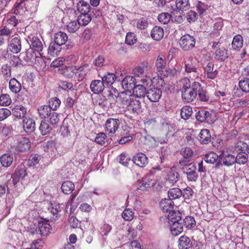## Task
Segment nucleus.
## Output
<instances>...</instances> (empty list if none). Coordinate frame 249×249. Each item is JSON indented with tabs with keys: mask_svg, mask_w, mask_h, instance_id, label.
<instances>
[{
	"mask_svg": "<svg viewBox=\"0 0 249 249\" xmlns=\"http://www.w3.org/2000/svg\"><path fill=\"white\" fill-rule=\"evenodd\" d=\"M184 70L186 74L192 80L198 78L200 75L199 64L193 56H189L185 60Z\"/></svg>",
	"mask_w": 249,
	"mask_h": 249,
	"instance_id": "1",
	"label": "nucleus"
},
{
	"mask_svg": "<svg viewBox=\"0 0 249 249\" xmlns=\"http://www.w3.org/2000/svg\"><path fill=\"white\" fill-rule=\"evenodd\" d=\"M179 164L183 166L182 170L183 174L186 175L188 181L195 182L198 178L196 172V166L193 163L186 164L184 160H180Z\"/></svg>",
	"mask_w": 249,
	"mask_h": 249,
	"instance_id": "2",
	"label": "nucleus"
},
{
	"mask_svg": "<svg viewBox=\"0 0 249 249\" xmlns=\"http://www.w3.org/2000/svg\"><path fill=\"white\" fill-rule=\"evenodd\" d=\"M201 89V84L197 82H194L191 88L182 90V98L187 102L193 101L196 97L197 92Z\"/></svg>",
	"mask_w": 249,
	"mask_h": 249,
	"instance_id": "3",
	"label": "nucleus"
},
{
	"mask_svg": "<svg viewBox=\"0 0 249 249\" xmlns=\"http://www.w3.org/2000/svg\"><path fill=\"white\" fill-rule=\"evenodd\" d=\"M90 71V68L87 63L82 64L81 66H74L72 68L71 71L74 74L76 80L81 82L84 80L88 73Z\"/></svg>",
	"mask_w": 249,
	"mask_h": 249,
	"instance_id": "4",
	"label": "nucleus"
},
{
	"mask_svg": "<svg viewBox=\"0 0 249 249\" xmlns=\"http://www.w3.org/2000/svg\"><path fill=\"white\" fill-rule=\"evenodd\" d=\"M14 147L19 152H25L30 150L31 143L29 139L21 135H17L14 138Z\"/></svg>",
	"mask_w": 249,
	"mask_h": 249,
	"instance_id": "5",
	"label": "nucleus"
},
{
	"mask_svg": "<svg viewBox=\"0 0 249 249\" xmlns=\"http://www.w3.org/2000/svg\"><path fill=\"white\" fill-rule=\"evenodd\" d=\"M55 110H37L40 116L47 119L52 124H56L59 121V114L55 112Z\"/></svg>",
	"mask_w": 249,
	"mask_h": 249,
	"instance_id": "6",
	"label": "nucleus"
},
{
	"mask_svg": "<svg viewBox=\"0 0 249 249\" xmlns=\"http://www.w3.org/2000/svg\"><path fill=\"white\" fill-rule=\"evenodd\" d=\"M180 47L184 51H188L193 48L196 44L195 38L189 34L183 36L179 42Z\"/></svg>",
	"mask_w": 249,
	"mask_h": 249,
	"instance_id": "7",
	"label": "nucleus"
},
{
	"mask_svg": "<svg viewBox=\"0 0 249 249\" xmlns=\"http://www.w3.org/2000/svg\"><path fill=\"white\" fill-rule=\"evenodd\" d=\"M27 175L25 167L23 165L18 166L14 175L11 176L13 184L15 185L18 182L22 181Z\"/></svg>",
	"mask_w": 249,
	"mask_h": 249,
	"instance_id": "8",
	"label": "nucleus"
},
{
	"mask_svg": "<svg viewBox=\"0 0 249 249\" xmlns=\"http://www.w3.org/2000/svg\"><path fill=\"white\" fill-rule=\"evenodd\" d=\"M235 156L232 154L223 151L219 155V159L216 165L220 162L227 167H230L236 163Z\"/></svg>",
	"mask_w": 249,
	"mask_h": 249,
	"instance_id": "9",
	"label": "nucleus"
},
{
	"mask_svg": "<svg viewBox=\"0 0 249 249\" xmlns=\"http://www.w3.org/2000/svg\"><path fill=\"white\" fill-rule=\"evenodd\" d=\"M21 40L20 37L17 35L12 38L9 41L8 48L9 50L14 53H18L21 50Z\"/></svg>",
	"mask_w": 249,
	"mask_h": 249,
	"instance_id": "10",
	"label": "nucleus"
},
{
	"mask_svg": "<svg viewBox=\"0 0 249 249\" xmlns=\"http://www.w3.org/2000/svg\"><path fill=\"white\" fill-rule=\"evenodd\" d=\"M120 122L118 119L109 118L107 120L105 124L106 131L113 136L119 126Z\"/></svg>",
	"mask_w": 249,
	"mask_h": 249,
	"instance_id": "11",
	"label": "nucleus"
},
{
	"mask_svg": "<svg viewBox=\"0 0 249 249\" xmlns=\"http://www.w3.org/2000/svg\"><path fill=\"white\" fill-rule=\"evenodd\" d=\"M26 1L21 0L20 2H17L14 7V14L18 16V18H22V17L25 15L26 12L27 11L25 7Z\"/></svg>",
	"mask_w": 249,
	"mask_h": 249,
	"instance_id": "12",
	"label": "nucleus"
},
{
	"mask_svg": "<svg viewBox=\"0 0 249 249\" xmlns=\"http://www.w3.org/2000/svg\"><path fill=\"white\" fill-rule=\"evenodd\" d=\"M121 84L123 89L131 92L137 84V82L134 77L129 75L123 79Z\"/></svg>",
	"mask_w": 249,
	"mask_h": 249,
	"instance_id": "13",
	"label": "nucleus"
},
{
	"mask_svg": "<svg viewBox=\"0 0 249 249\" xmlns=\"http://www.w3.org/2000/svg\"><path fill=\"white\" fill-rule=\"evenodd\" d=\"M51 226L48 221H40L38 222L37 232L42 236L48 235L51 233Z\"/></svg>",
	"mask_w": 249,
	"mask_h": 249,
	"instance_id": "14",
	"label": "nucleus"
},
{
	"mask_svg": "<svg viewBox=\"0 0 249 249\" xmlns=\"http://www.w3.org/2000/svg\"><path fill=\"white\" fill-rule=\"evenodd\" d=\"M161 96V91L160 89L151 88L147 90L146 96L151 102H157Z\"/></svg>",
	"mask_w": 249,
	"mask_h": 249,
	"instance_id": "15",
	"label": "nucleus"
},
{
	"mask_svg": "<svg viewBox=\"0 0 249 249\" xmlns=\"http://www.w3.org/2000/svg\"><path fill=\"white\" fill-rule=\"evenodd\" d=\"M132 161L136 165L141 167L145 166L148 163L147 158L142 153H138L135 155Z\"/></svg>",
	"mask_w": 249,
	"mask_h": 249,
	"instance_id": "16",
	"label": "nucleus"
},
{
	"mask_svg": "<svg viewBox=\"0 0 249 249\" xmlns=\"http://www.w3.org/2000/svg\"><path fill=\"white\" fill-rule=\"evenodd\" d=\"M105 88L104 82L100 80H93L90 85L91 90L95 94L101 93Z\"/></svg>",
	"mask_w": 249,
	"mask_h": 249,
	"instance_id": "17",
	"label": "nucleus"
},
{
	"mask_svg": "<svg viewBox=\"0 0 249 249\" xmlns=\"http://www.w3.org/2000/svg\"><path fill=\"white\" fill-rule=\"evenodd\" d=\"M228 57V51L224 47L216 49L214 53V59L220 62H224Z\"/></svg>",
	"mask_w": 249,
	"mask_h": 249,
	"instance_id": "18",
	"label": "nucleus"
},
{
	"mask_svg": "<svg viewBox=\"0 0 249 249\" xmlns=\"http://www.w3.org/2000/svg\"><path fill=\"white\" fill-rule=\"evenodd\" d=\"M23 127L26 133H32L36 128L35 121L31 118L25 117L23 120Z\"/></svg>",
	"mask_w": 249,
	"mask_h": 249,
	"instance_id": "19",
	"label": "nucleus"
},
{
	"mask_svg": "<svg viewBox=\"0 0 249 249\" xmlns=\"http://www.w3.org/2000/svg\"><path fill=\"white\" fill-rule=\"evenodd\" d=\"M178 242L179 249H189L192 247V242L191 239L186 235L180 237Z\"/></svg>",
	"mask_w": 249,
	"mask_h": 249,
	"instance_id": "20",
	"label": "nucleus"
},
{
	"mask_svg": "<svg viewBox=\"0 0 249 249\" xmlns=\"http://www.w3.org/2000/svg\"><path fill=\"white\" fill-rule=\"evenodd\" d=\"M174 203L169 198L162 199L160 204V209L163 212H170L173 210Z\"/></svg>",
	"mask_w": 249,
	"mask_h": 249,
	"instance_id": "21",
	"label": "nucleus"
},
{
	"mask_svg": "<svg viewBox=\"0 0 249 249\" xmlns=\"http://www.w3.org/2000/svg\"><path fill=\"white\" fill-rule=\"evenodd\" d=\"M163 36L164 31L163 29L160 26H155L151 31V36L155 40H160L163 38Z\"/></svg>",
	"mask_w": 249,
	"mask_h": 249,
	"instance_id": "22",
	"label": "nucleus"
},
{
	"mask_svg": "<svg viewBox=\"0 0 249 249\" xmlns=\"http://www.w3.org/2000/svg\"><path fill=\"white\" fill-rule=\"evenodd\" d=\"M196 117L201 122H209L211 121V114L206 110H199L196 113Z\"/></svg>",
	"mask_w": 249,
	"mask_h": 249,
	"instance_id": "23",
	"label": "nucleus"
},
{
	"mask_svg": "<svg viewBox=\"0 0 249 249\" xmlns=\"http://www.w3.org/2000/svg\"><path fill=\"white\" fill-rule=\"evenodd\" d=\"M30 40L31 41L30 47H32L31 48L33 49V51H35L39 52L40 54L42 55L40 52L42 51L43 47L40 39L37 37L33 36Z\"/></svg>",
	"mask_w": 249,
	"mask_h": 249,
	"instance_id": "24",
	"label": "nucleus"
},
{
	"mask_svg": "<svg viewBox=\"0 0 249 249\" xmlns=\"http://www.w3.org/2000/svg\"><path fill=\"white\" fill-rule=\"evenodd\" d=\"M198 140L203 144H207L211 141V135L209 130L202 129L199 134Z\"/></svg>",
	"mask_w": 249,
	"mask_h": 249,
	"instance_id": "25",
	"label": "nucleus"
},
{
	"mask_svg": "<svg viewBox=\"0 0 249 249\" xmlns=\"http://www.w3.org/2000/svg\"><path fill=\"white\" fill-rule=\"evenodd\" d=\"M76 9L80 14H88L91 9V7L88 2L81 0L77 2Z\"/></svg>",
	"mask_w": 249,
	"mask_h": 249,
	"instance_id": "26",
	"label": "nucleus"
},
{
	"mask_svg": "<svg viewBox=\"0 0 249 249\" xmlns=\"http://www.w3.org/2000/svg\"><path fill=\"white\" fill-rule=\"evenodd\" d=\"M166 63L165 56L163 54H160L156 60V66L159 73L163 71L165 69Z\"/></svg>",
	"mask_w": 249,
	"mask_h": 249,
	"instance_id": "27",
	"label": "nucleus"
},
{
	"mask_svg": "<svg viewBox=\"0 0 249 249\" xmlns=\"http://www.w3.org/2000/svg\"><path fill=\"white\" fill-rule=\"evenodd\" d=\"M67 34L62 32H59L55 34L54 37V42L56 44L62 46L65 44L68 40Z\"/></svg>",
	"mask_w": 249,
	"mask_h": 249,
	"instance_id": "28",
	"label": "nucleus"
},
{
	"mask_svg": "<svg viewBox=\"0 0 249 249\" xmlns=\"http://www.w3.org/2000/svg\"><path fill=\"white\" fill-rule=\"evenodd\" d=\"M183 225L182 222L178 221L170 224V231L173 235L177 236L182 232Z\"/></svg>",
	"mask_w": 249,
	"mask_h": 249,
	"instance_id": "29",
	"label": "nucleus"
},
{
	"mask_svg": "<svg viewBox=\"0 0 249 249\" xmlns=\"http://www.w3.org/2000/svg\"><path fill=\"white\" fill-rule=\"evenodd\" d=\"M179 177V175L175 168H171L167 175V181L173 184L178 181Z\"/></svg>",
	"mask_w": 249,
	"mask_h": 249,
	"instance_id": "30",
	"label": "nucleus"
},
{
	"mask_svg": "<svg viewBox=\"0 0 249 249\" xmlns=\"http://www.w3.org/2000/svg\"><path fill=\"white\" fill-rule=\"evenodd\" d=\"M181 217L182 215L180 212L173 210L169 212L167 217L170 224L178 221H180Z\"/></svg>",
	"mask_w": 249,
	"mask_h": 249,
	"instance_id": "31",
	"label": "nucleus"
},
{
	"mask_svg": "<svg viewBox=\"0 0 249 249\" xmlns=\"http://www.w3.org/2000/svg\"><path fill=\"white\" fill-rule=\"evenodd\" d=\"M155 183L156 181L155 180L148 178H143L142 180L141 185L138 187V189L142 191H146L153 186Z\"/></svg>",
	"mask_w": 249,
	"mask_h": 249,
	"instance_id": "32",
	"label": "nucleus"
},
{
	"mask_svg": "<svg viewBox=\"0 0 249 249\" xmlns=\"http://www.w3.org/2000/svg\"><path fill=\"white\" fill-rule=\"evenodd\" d=\"M0 160L3 167H8L13 163V156L10 153H6L0 157Z\"/></svg>",
	"mask_w": 249,
	"mask_h": 249,
	"instance_id": "33",
	"label": "nucleus"
},
{
	"mask_svg": "<svg viewBox=\"0 0 249 249\" xmlns=\"http://www.w3.org/2000/svg\"><path fill=\"white\" fill-rule=\"evenodd\" d=\"M133 93L134 95L137 97H144L146 95L147 91L144 86L137 84L135 85V87L132 89Z\"/></svg>",
	"mask_w": 249,
	"mask_h": 249,
	"instance_id": "34",
	"label": "nucleus"
},
{
	"mask_svg": "<svg viewBox=\"0 0 249 249\" xmlns=\"http://www.w3.org/2000/svg\"><path fill=\"white\" fill-rule=\"evenodd\" d=\"M49 210H50L53 216H55V217L53 218L55 220L56 218L60 215L62 208L59 204L54 203L50 204L49 207Z\"/></svg>",
	"mask_w": 249,
	"mask_h": 249,
	"instance_id": "35",
	"label": "nucleus"
},
{
	"mask_svg": "<svg viewBox=\"0 0 249 249\" xmlns=\"http://www.w3.org/2000/svg\"><path fill=\"white\" fill-rule=\"evenodd\" d=\"M9 85L10 89L15 93H18L21 90V85L15 78H12L10 80Z\"/></svg>",
	"mask_w": 249,
	"mask_h": 249,
	"instance_id": "36",
	"label": "nucleus"
},
{
	"mask_svg": "<svg viewBox=\"0 0 249 249\" xmlns=\"http://www.w3.org/2000/svg\"><path fill=\"white\" fill-rule=\"evenodd\" d=\"M74 184L70 181L64 182L61 186L62 191L65 194H70L74 189Z\"/></svg>",
	"mask_w": 249,
	"mask_h": 249,
	"instance_id": "37",
	"label": "nucleus"
},
{
	"mask_svg": "<svg viewBox=\"0 0 249 249\" xmlns=\"http://www.w3.org/2000/svg\"><path fill=\"white\" fill-rule=\"evenodd\" d=\"M182 191L178 188H174L170 189L168 192V198L173 201L179 198L182 196Z\"/></svg>",
	"mask_w": 249,
	"mask_h": 249,
	"instance_id": "38",
	"label": "nucleus"
},
{
	"mask_svg": "<svg viewBox=\"0 0 249 249\" xmlns=\"http://www.w3.org/2000/svg\"><path fill=\"white\" fill-rule=\"evenodd\" d=\"M243 44V37L241 35L235 36L233 38L231 43L232 48L234 50H239L242 46Z\"/></svg>",
	"mask_w": 249,
	"mask_h": 249,
	"instance_id": "39",
	"label": "nucleus"
},
{
	"mask_svg": "<svg viewBox=\"0 0 249 249\" xmlns=\"http://www.w3.org/2000/svg\"><path fill=\"white\" fill-rule=\"evenodd\" d=\"M91 20L90 15L88 14H81L78 16L77 21L80 25L86 26Z\"/></svg>",
	"mask_w": 249,
	"mask_h": 249,
	"instance_id": "40",
	"label": "nucleus"
},
{
	"mask_svg": "<svg viewBox=\"0 0 249 249\" xmlns=\"http://www.w3.org/2000/svg\"><path fill=\"white\" fill-rule=\"evenodd\" d=\"M182 224L186 229H191L195 227L196 222L193 216H187L183 220Z\"/></svg>",
	"mask_w": 249,
	"mask_h": 249,
	"instance_id": "41",
	"label": "nucleus"
},
{
	"mask_svg": "<svg viewBox=\"0 0 249 249\" xmlns=\"http://www.w3.org/2000/svg\"><path fill=\"white\" fill-rule=\"evenodd\" d=\"M20 56L26 62L32 61L35 57L34 52L31 48L28 49L26 52L21 53Z\"/></svg>",
	"mask_w": 249,
	"mask_h": 249,
	"instance_id": "42",
	"label": "nucleus"
},
{
	"mask_svg": "<svg viewBox=\"0 0 249 249\" xmlns=\"http://www.w3.org/2000/svg\"><path fill=\"white\" fill-rule=\"evenodd\" d=\"M115 78L116 76L114 73L109 72L101 77L102 81L104 82V85H110L112 84L115 81Z\"/></svg>",
	"mask_w": 249,
	"mask_h": 249,
	"instance_id": "43",
	"label": "nucleus"
},
{
	"mask_svg": "<svg viewBox=\"0 0 249 249\" xmlns=\"http://www.w3.org/2000/svg\"><path fill=\"white\" fill-rule=\"evenodd\" d=\"M180 153L183 157V160L186 162L190 160L192 157L193 152L191 148L186 147L181 149Z\"/></svg>",
	"mask_w": 249,
	"mask_h": 249,
	"instance_id": "44",
	"label": "nucleus"
},
{
	"mask_svg": "<svg viewBox=\"0 0 249 249\" xmlns=\"http://www.w3.org/2000/svg\"><path fill=\"white\" fill-rule=\"evenodd\" d=\"M39 129L42 135L49 134L52 130V128L44 121L41 122Z\"/></svg>",
	"mask_w": 249,
	"mask_h": 249,
	"instance_id": "45",
	"label": "nucleus"
},
{
	"mask_svg": "<svg viewBox=\"0 0 249 249\" xmlns=\"http://www.w3.org/2000/svg\"><path fill=\"white\" fill-rule=\"evenodd\" d=\"M161 129L163 131L166 132V134L172 133L175 130L174 124L169 123L165 120L161 123Z\"/></svg>",
	"mask_w": 249,
	"mask_h": 249,
	"instance_id": "46",
	"label": "nucleus"
},
{
	"mask_svg": "<svg viewBox=\"0 0 249 249\" xmlns=\"http://www.w3.org/2000/svg\"><path fill=\"white\" fill-rule=\"evenodd\" d=\"M218 159H219V156L213 152H211L205 156L204 160L207 163H214Z\"/></svg>",
	"mask_w": 249,
	"mask_h": 249,
	"instance_id": "47",
	"label": "nucleus"
},
{
	"mask_svg": "<svg viewBox=\"0 0 249 249\" xmlns=\"http://www.w3.org/2000/svg\"><path fill=\"white\" fill-rule=\"evenodd\" d=\"M236 163L239 164H244L246 163L248 159V155L245 152H239L235 157Z\"/></svg>",
	"mask_w": 249,
	"mask_h": 249,
	"instance_id": "48",
	"label": "nucleus"
},
{
	"mask_svg": "<svg viewBox=\"0 0 249 249\" xmlns=\"http://www.w3.org/2000/svg\"><path fill=\"white\" fill-rule=\"evenodd\" d=\"M176 7L180 10H186L190 7L189 0H176Z\"/></svg>",
	"mask_w": 249,
	"mask_h": 249,
	"instance_id": "49",
	"label": "nucleus"
},
{
	"mask_svg": "<svg viewBox=\"0 0 249 249\" xmlns=\"http://www.w3.org/2000/svg\"><path fill=\"white\" fill-rule=\"evenodd\" d=\"M60 45H57L54 42L51 43L48 48V52L51 55H58L60 51L61 48Z\"/></svg>",
	"mask_w": 249,
	"mask_h": 249,
	"instance_id": "50",
	"label": "nucleus"
},
{
	"mask_svg": "<svg viewBox=\"0 0 249 249\" xmlns=\"http://www.w3.org/2000/svg\"><path fill=\"white\" fill-rule=\"evenodd\" d=\"M196 8L200 16L205 15L206 11L208 9V5L200 1H198L196 4Z\"/></svg>",
	"mask_w": 249,
	"mask_h": 249,
	"instance_id": "51",
	"label": "nucleus"
},
{
	"mask_svg": "<svg viewBox=\"0 0 249 249\" xmlns=\"http://www.w3.org/2000/svg\"><path fill=\"white\" fill-rule=\"evenodd\" d=\"M172 16L168 13H163L158 16L159 21L163 24H167L171 19Z\"/></svg>",
	"mask_w": 249,
	"mask_h": 249,
	"instance_id": "52",
	"label": "nucleus"
},
{
	"mask_svg": "<svg viewBox=\"0 0 249 249\" xmlns=\"http://www.w3.org/2000/svg\"><path fill=\"white\" fill-rule=\"evenodd\" d=\"M134 213L130 209H125L122 214L123 218L126 221H131L134 218Z\"/></svg>",
	"mask_w": 249,
	"mask_h": 249,
	"instance_id": "53",
	"label": "nucleus"
},
{
	"mask_svg": "<svg viewBox=\"0 0 249 249\" xmlns=\"http://www.w3.org/2000/svg\"><path fill=\"white\" fill-rule=\"evenodd\" d=\"M112 227L108 224L105 223L100 228V232L103 235L104 239H106V237L108 235V233L111 231Z\"/></svg>",
	"mask_w": 249,
	"mask_h": 249,
	"instance_id": "54",
	"label": "nucleus"
},
{
	"mask_svg": "<svg viewBox=\"0 0 249 249\" xmlns=\"http://www.w3.org/2000/svg\"><path fill=\"white\" fill-rule=\"evenodd\" d=\"M239 88L244 92H249V79L244 78L239 82Z\"/></svg>",
	"mask_w": 249,
	"mask_h": 249,
	"instance_id": "55",
	"label": "nucleus"
},
{
	"mask_svg": "<svg viewBox=\"0 0 249 249\" xmlns=\"http://www.w3.org/2000/svg\"><path fill=\"white\" fill-rule=\"evenodd\" d=\"M79 24L75 21H72L68 23L67 26L68 31L71 33H75L79 28Z\"/></svg>",
	"mask_w": 249,
	"mask_h": 249,
	"instance_id": "56",
	"label": "nucleus"
},
{
	"mask_svg": "<svg viewBox=\"0 0 249 249\" xmlns=\"http://www.w3.org/2000/svg\"><path fill=\"white\" fill-rule=\"evenodd\" d=\"M176 72V71L174 69H166L165 68V69L163 70V71L160 72L158 74L160 75V77H161V79H162V77L173 76L175 74Z\"/></svg>",
	"mask_w": 249,
	"mask_h": 249,
	"instance_id": "57",
	"label": "nucleus"
},
{
	"mask_svg": "<svg viewBox=\"0 0 249 249\" xmlns=\"http://www.w3.org/2000/svg\"><path fill=\"white\" fill-rule=\"evenodd\" d=\"M61 104V101L57 97L51 98L49 102L50 109H57Z\"/></svg>",
	"mask_w": 249,
	"mask_h": 249,
	"instance_id": "58",
	"label": "nucleus"
},
{
	"mask_svg": "<svg viewBox=\"0 0 249 249\" xmlns=\"http://www.w3.org/2000/svg\"><path fill=\"white\" fill-rule=\"evenodd\" d=\"M11 103V99L8 94H2L0 96V105L2 106H8Z\"/></svg>",
	"mask_w": 249,
	"mask_h": 249,
	"instance_id": "59",
	"label": "nucleus"
},
{
	"mask_svg": "<svg viewBox=\"0 0 249 249\" xmlns=\"http://www.w3.org/2000/svg\"><path fill=\"white\" fill-rule=\"evenodd\" d=\"M78 59V57L73 54H71L65 56L64 61L66 62V64H75Z\"/></svg>",
	"mask_w": 249,
	"mask_h": 249,
	"instance_id": "60",
	"label": "nucleus"
},
{
	"mask_svg": "<svg viewBox=\"0 0 249 249\" xmlns=\"http://www.w3.org/2000/svg\"><path fill=\"white\" fill-rule=\"evenodd\" d=\"M249 146L247 143L240 141L237 142L235 147V150L237 151H240V152H248Z\"/></svg>",
	"mask_w": 249,
	"mask_h": 249,
	"instance_id": "61",
	"label": "nucleus"
},
{
	"mask_svg": "<svg viewBox=\"0 0 249 249\" xmlns=\"http://www.w3.org/2000/svg\"><path fill=\"white\" fill-rule=\"evenodd\" d=\"M182 196L185 199H191L194 195V192L190 187H187L182 192Z\"/></svg>",
	"mask_w": 249,
	"mask_h": 249,
	"instance_id": "62",
	"label": "nucleus"
},
{
	"mask_svg": "<svg viewBox=\"0 0 249 249\" xmlns=\"http://www.w3.org/2000/svg\"><path fill=\"white\" fill-rule=\"evenodd\" d=\"M148 25L147 18H142L139 19L137 23V27L138 29L143 30L146 29Z\"/></svg>",
	"mask_w": 249,
	"mask_h": 249,
	"instance_id": "63",
	"label": "nucleus"
},
{
	"mask_svg": "<svg viewBox=\"0 0 249 249\" xmlns=\"http://www.w3.org/2000/svg\"><path fill=\"white\" fill-rule=\"evenodd\" d=\"M197 18V13L192 10L189 11L186 15L187 20L190 23L195 22Z\"/></svg>",
	"mask_w": 249,
	"mask_h": 249,
	"instance_id": "64",
	"label": "nucleus"
}]
</instances>
